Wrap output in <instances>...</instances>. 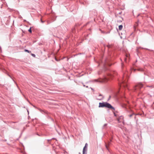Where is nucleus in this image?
<instances>
[{
  "label": "nucleus",
  "mask_w": 154,
  "mask_h": 154,
  "mask_svg": "<svg viewBox=\"0 0 154 154\" xmlns=\"http://www.w3.org/2000/svg\"><path fill=\"white\" fill-rule=\"evenodd\" d=\"M106 149H108V146H107V145H106Z\"/></svg>",
  "instance_id": "18"
},
{
  "label": "nucleus",
  "mask_w": 154,
  "mask_h": 154,
  "mask_svg": "<svg viewBox=\"0 0 154 154\" xmlns=\"http://www.w3.org/2000/svg\"><path fill=\"white\" fill-rule=\"evenodd\" d=\"M127 85L126 82L125 81L123 80L120 86L121 87H123L125 88L127 86Z\"/></svg>",
  "instance_id": "5"
},
{
  "label": "nucleus",
  "mask_w": 154,
  "mask_h": 154,
  "mask_svg": "<svg viewBox=\"0 0 154 154\" xmlns=\"http://www.w3.org/2000/svg\"><path fill=\"white\" fill-rule=\"evenodd\" d=\"M138 26V23L137 22L135 23L134 26V28L135 30L137 29V28Z\"/></svg>",
  "instance_id": "8"
},
{
  "label": "nucleus",
  "mask_w": 154,
  "mask_h": 154,
  "mask_svg": "<svg viewBox=\"0 0 154 154\" xmlns=\"http://www.w3.org/2000/svg\"><path fill=\"white\" fill-rule=\"evenodd\" d=\"M112 76V74H109L107 76L104 77L103 79H99L98 81L100 82H106L109 80V78H111Z\"/></svg>",
  "instance_id": "2"
},
{
  "label": "nucleus",
  "mask_w": 154,
  "mask_h": 154,
  "mask_svg": "<svg viewBox=\"0 0 154 154\" xmlns=\"http://www.w3.org/2000/svg\"><path fill=\"white\" fill-rule=\"evenodd\" d=\"M129 112H130V114H128V115L130 118H131L132 116L134 115V113L132 112V111L131 109H129L128 110Z\"/></svg>",
  "instance_id": "6"
},
{
  "label": "nucleus",
  "mask_w": 154,
  "mask_h": 154,
  "mask_svg": "<svg viewBox=\"0 0 154 154\" xmlns=\"http://www.w3.org/2000/svg\"><path fill=\"white\" fill-rule=\"evenodd\" d=\"M29 32L30 33L32 32V30L31 28H30L28 30Z\"/></svg>",
  "instance_id": "13"
},
{
  "label": "nucleus",
  "mask_w": 154,
  "mask_h": 154,
  "mask_svg": "<svg viewBox=\"0 0 154 154\" xmlns=\"http://www.w3.org/2000/svg\"><path fill=\"white\" fill-rule=\"evenodd\" d=\"M137 70L139 71H142V69H137Z\"/></svg>",
  "instance_id": "17"
},
{
  "label": "nucleus",
  "mask_w": 154,
  "mask_h": 154,
  "mask_svg": "<svg viewBox=\"0 0 154 154\" xmlns=\"http://www.w3.org/2000/svg\"><path fill=\"white\" fill-rule=\"evenodd\" d=\"M119 30H121L122 29L123 26L122 25H119Z\"/></svg>",
  "instance_id": "11"
},
{
  "label": "nucleus",
  "mask_w": 154,
  "mask_h": 154,
  "mask_svg": "<svg viewBox=\"0 0 154 154\" xmlns=\"http://www.w3.org/2000/svg\"><path fill=\"white\" fill-rule=\"evenodd\" d=\"M88 146V144L87 143H86L85 144V146L84 147H85L87 148Z\"/></svg>",
  "instance_id": "15"
},
{
  "label": "nucleus",
  "mask_w": 154,
  "mask_h": 154,
  "mask_svg": "<svg viewBox=\"0 0 154 154\" xmlns=\"http://www.w3.org/2000/svg\"><path fill=\"white\" fill-rule=\"evenodd\" d=\"M126 57L125 59V61L126 62V60L127 59L129 58V55L128 54H126Z\"/></svg>",
  "instance_id": "10"
},
{
  "label": "nucleus",
  "mask_w": 154,
  "mask_h": 154,
  "mask_svg": "<svg viewBox=\"0 0 154 154\" xmlns=\"http://www.w3.org/2000/svg\"><path fill=\"white\" fill-rule=\"evenodd\" d=\"M106 125H107V124H105L104 125V126H106Z\"/></svg>",
  "instance_id": "19"
},
{
  "label": "nucleus",
  "mask_w": 154,
  "mask_h": 154,
  "mask_svg": "<svg viewBox=\"0 0 154 154\" xmlns=\"http://www.w3.org/2000/svg\"><path fill=\"white\" fill-rule=\"evenodd\" d=\"M117 120L118 122H122L123 124L124 123V117L122 116H121L117 118Z\"/></svg>",
  "instance_id": "3"
},
{
  "label": "nucleus",
  "mask_w": 154,
  "mask_h": 154,
  "mask_svg": "<svg viewBox=\"0 0 154 154\" xmlns=\"http://www.w3.org/2000/svg\"><path fill=\"white\" fill-rule=\"evenodd\" d=\"M108 47L109 48V47H110V45H108Z\"/></svg>",
  "instance_id": "20"
},
{
  "label": "nucleus",
  "mask_w": 154,
  "mask_h": 154,
  "mask_svg": "<svg viewBox=\"0 0 154 154\" xmlns=\"http://www.w3.org/2000/svg\"><path fill=\"white\" fill-rule=\"evenodd\" d=\"M25 51H26V52H28V53H29V52H30L28 50H26H26H25Z\"/></svg>",
  "instance_id": "14"
},
{
  "label": "nucleus",
  "mask_w": 154,
  "mask_h": 154,
  "mask_svg": "<svg viewBox=\"0 0 154 154\" xmlns=\"http://www.w3.org/2000/svg\"><path fill=\"white\" fill-rule=\"evenodd\" d=\"M103 97L102 95L100 94L99 95L98 98H97L98 100H101L103 98Z\"/></svg>",
  "instance_id": "9"
},
{
  "label": "nucleus",
  "mask_w": 154,
  "mask_h": 154,
  "mask_svg": "<svg viewBox=\"0 0 154 154\" xmlns=\"http://www.w3.org/2000/svg\"><path fill=\"white\" fill-rule=\"evenodd\" d=\"M99 107H106L109 109H110L113 110H115L114 108L112 107L111 104L106 102L100 103H99Z\"/></svg>",
  "instance_id": "1"
},
{
  "label": "nucleus",
  "mask_w": 154,
  "mask_h": 154,
  "mask_svg": "<svg viewBox=\"0 0 154 154\" xmlns=\"http://www.w3.org/2000/svg\"><path fill=\"white\" fill-rule=\"evenodd\" d=\"M32 55L34 57H35V55L34 54H32Z\"/></svg>",
  "instance_id": "16"
},
{
  "label": "nucleus",
  "mask_w": 154,
  "mask_h": 154,
  "mask_svg": "<svg viewBox=\"0 0 154 154\" xmlns=\"http://www.w3.org/2000/svg\"><path fill=\"white\" fill-rule=\"evenodd\" d=\"M143 86V85L141 83H138L137 85H136L134 89L136 90L139 88H140Z\"/></svg>",
  "instance_id": "4"
},
{
  "label": "nucleus",
  "mask_w": 154,
  "mask_h": 154,
  "mask_svg": "<svg viewBox=\"0 0 154 154\" xmlns=\"http://www.w3.org/2000/svg\"><path fill=\"white\" fill-rule=\"evenodd\" d=\"M122 107H126V108L127 107H128V106L127 105H126L125 104H124L122 106Z\"/></svg>",
  "instance_id": "12"
},
{
  "label": "nucleus",
  "mask_w": 154,
  "mask_h": 154,
  "mask_svg": "<svg viewBox=\"0 0 154 154\" xmlns=\"http://www.w3.org/2000/svg\"><path fill=\"white\" fill-rule=\"evenodd\" d=\"M87 148L84 147L83 150V154H85V152L87 151Z\"/></svg>",
  "instance_id": "7"
}]
</instances>
